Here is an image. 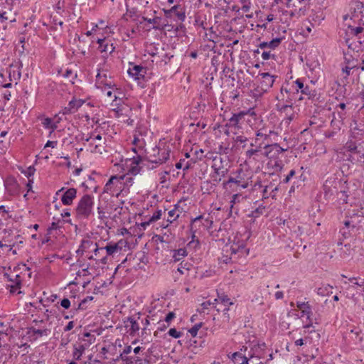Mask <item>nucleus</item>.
Wrapping results in <instances>:
<instances>
[{
  "label": "nucleus",
  "instance_id": "nucleus-22",
  "mask_svg": "<svg viewBox=\"0 0 364 364\" xmlns=\"http://www.w3.org/2000/svg\"><path fill=\"white\" fill-rule=\"evenodd\" d=\"M92 245L95 246V248L94 250V253L95 256H98L101 253V252H103L105 250L104 247H98L97 243H93V242L90 240H82L80 249L77 252H83L85 249L89 248Z\"/></svg>",
  "mask_w": 364,
  "mask_h": 364
},
{
  "label": "nucleus",
  "instance_id": "nucleus-3",
  "mask_svg": "<svg viewBox=\"0 0 364 364\" xmlns=\"http://www.w3.org/2000/svg\"><path fill=\"white\" fill-rule=\"evenodd\" d=\"M345 149L350 152L349 159L353 163L359 164L364 168V143L348 141Z\"/></svg>",
  "mask_w": 364,
  "mask_h": 364
},
{
  "label": "nucleus",
  "instance_id": "nucleus-42",
  "mask_svg": "<svg viewBox=\"0 0 364 364\" xmlns=\"http://www.w3.org/2000/svg\"><path fill=\"white\" fill-rule=\"evenodd\" d=\"M228 168L225 167V166H223L221 168H216L215 170H214V173L220 176L218 179L215 178L214 181H220L221 180V177H225L226 176V174L228 173Z\"/></svg>",
  "mask_w": 364,
  "mask_h": 364
},
{
  "label": "nucleus",
  "instance_id": "nucleus-34",
  "mask_svg": "<svg viewBox=\"0 0 364 364\" xmlns=\"http://www.w3.org/2000/svg\"><path fill=\"white\" fill-rule=\"evenodd\" d=\"M332 286L326 284L318 288L316 292L318 295L322 296H329L332 294Z\"/></svg>",
  "mask_w": 364,
  "mask_h": 364
},
{
  "label": "nucleus",
  "instance_id": "nucleus-24",
  "mask_svg": "<svg viewBox=\"0 0 364 364\" xmlns=\"http://www.w3.org/2000/svg\"><path fill=\"white\" fill-rule=\"evenodd\" d=\"M11 218V215L9 214V212L6 210L5 206L0 205V229L6 226Z\"/></svg>",
  "mask_w": 364,
  "mask_h": 364
},
{
  "label": "nucleus",
  "instance_id": "nucleus-46",
  "mask_svg": "<svg viewBox=\"0 0 364 364\" xmlns=\"http://www.w3.org/2000/svg\"><path fill=\"white\" fill-rule=\"evenodd\" d=\"M42 124L46 129H51L52 132L57 128V125L53 123L50 118H45L42 122Z\"/></svg>",
  "mask_w": 364,
  "mask_h": 364
},
{
  "label": "nucleus",
  "instance_id": "nucleus-16",
  "mask_svg": "<svg viewBox=\"0 0 364 364\" xmlns=\"http://www.w3.org/2000/svg\"><path fill=\"white\" fill-rule=\"evenodd\" d=\"M126 244V242L123 240H120L117 243H109L104 248L106 250L107 255H113L117 252H119L122 249V245Z\"/></svg>",
  "mask_w": 364,
  "mask_h": 364
},
{
  "label": "nucleus",
  "instance_id": "nucleus-61",
  "mask_svg": "<svg viewBox=\"0 0 364 364\" xmlns=\"http://www.w3.org/2000/svg\"><path fill=\"white\" fill-rule=\"evenodd\" d=\"M340 232L342 234L343 237L348 238L352 234H355L356 232H349L346 228H343L341 229Z\"/></svg>",
  "mask_w": 364,
  "mask_h": 364
},
{
  "label": "nucleus",
  "instance_id": "nucleus-51",
  "mask_svg": "<svg viewBox=\"0 0 364 364\" xmlns=\"http://www.w3.org/2000/svg\"><path fill=\"white\" fill-rule=\"evenodd\" d=\"M10 287V292L11 294H21V291H20L21 284L20 282H15V284H11L9 286Z\"/></svg>",
  "mask_w": 364,
  "mask_h": 364
},
{
  "label": "nucleus",
  "instance_id": "nucleus-44",
  "mask_svg": "<svg viewBox=\"0 0 364 364\" xmlns=\"http://www.w3.org/2000/svg\"><path fill=\"white\" fill-rule=\"evenodd\" d=\"M93 300V296H87L85 299H83L76 307H75V310L77 311L79 309H85L87 306H85V304L88 301H91Z\"/></svg>",
  "mask_w": 364,
  "mask_h": 364
},
{
  "label": "nucleus",
  "instance_id": "nucleus-7",
  "mask_svg": "<svg viewBox=\"0 0 364 364\" xmlns=\"http://www.w3.org/2000/svg\"><path fill=\"white\" fill-rule=\"evenodd\" d=\"M345 183V182H343V180H336V178L327 179L323 186L325 198L328 199L331 198L338 191V186H342Z\"/></svg>",
  "mask_w": 364,
  "mask_h": 364
},
{
  "label": "nucleus",
  "instance_id": "nucleus-62",
  "mask_svg": "<svg viewBox=\"0 0 364 364\" xmlns=\"http://www.w3.org/2000/svg\"><path fill=\"white\" fill-rule=\"evenodd\" d=\"M349 28L350 30V33H353L355 36L358 35L359 33H361L363 32V28H362L360 26H358V27H355V28H350V27H349Z\"/></svg>",
  "mask_w": 364,
  "mask_h": 364
},
{
  "label": "nucleus",
  "instance_id": "nucleus-43",
  "mask_svg": "<svg viewBox=\"0 0 364 364\" xmlns=\"http://www.w3.org/2000/svg\"><path fill=\"white\" fill-rule=\"evenodd\" d=\"M242 199L243 197L241 194L239 193H235L232 196V199L230 200V213H232V210L234 209V205L237 203H239Z\"/></svg>",
  "mask_w": 364,
  "mask_h": 364
},
{
  "label": "nucleus",
  "instance_id": "nucleus-50",
  "mask_svg": "<svg viewBox=\"0 0 364 364\" xmlns=\"http://www.w3.org/2000/svg\"><path fill=\"white\" fill-rule=\"evenodd\" d=\"M300 3V0H284V2L285 6L289 9H294V8L297 9L298 4Z\"/></svg>",
  "mask_w": 364,
  "mask_h": 364
},
{
  "label": "nucleus",
  "instance_id": "nucleus-49",
  "mask_svg": "<svg viewBox=\"0 0 364 364\" xmlns=\"http://www.w3.org/2000/svg\"><path fill=\"white\" fill-rule=\"evenodd\" d=\"M177 9H179V4L172 6L170 9H164L163 11L164 13V16L168 18H173V12H175Z\"/></svg>",
  "mask_w": 364,
  "mask_h": 364
},
{
  "label": "nucleus",
  "instance_id": "nucleus-10",
  "mask_svg": "<svg viewBox=\"0 0 364 364\" xmlns=\"http://www.w3.org/2000/svg\"><path fill=\"white\" fill-rule=\"evenodd\" d=\"M259 75L262 76L261 87L264 91H267L271 88L277 77V76L272 75L269 73H262Z\"/></svg>",
  "mask_w": 364,
  "mask_h": 364
},
{
  "label": "nucleus",
  "instance_id": "nucleus-39",
  "mask_svg": "<svg viewBox=\"0 0 364 364\" xmlns=\"http://www.w3.org/2000/svg\"><path fill=\"white\" fill-rule=\"evenodd\" d=\"M248 141L247 137L243 135H238L236 137L233 138V141L235 143V146L238 144H242V147L244 149L246 147L247 142Z\"/></svg>",
  "mask_w": 364,
  "mask_h": 364
},
{
  "label": "nucleus",
  "instance_id": "nucleus-58",
  "mask_svg": "<svg viewBox=\"0 0 364 364\" xmlns=\"http://www.w3.org/2000/svg\"><path fill=\"white\" fill-rule=\"evenodd\" d=\"M83 336L85 338H88L89 339L88 340H85V338L83 339L84 341H87L86 343H85V345H87V346L89 345H90L95 340V338L94 336H92L90 333L88 332H86L83 334Z\"/></svg>",
  "mask_w": 364,
  "mask_h": 364
},
{
  "label": "nucleus",
  "instance_id": "nucleus-40",
  "mask_svg": "<svg viewBox=\"0 0 364 364\" xmlns=\"http://www.w3.org/2000/svg\"><path fill=\"white\" fill-rule=\"evenodd\" d=\"M83 101L81 100H72L69 103H68V106L70 107V109L73 110V113H75L77 109L78 108H80L82 104H83Z\"/></svg>",
  "mask_w": 364,
  "mask_h": 364
},
{
  "label": "nucleus",
  "instance_id": "nucleus-6",
  "mask_svg": "<svg viewBox=\"0 0 364 364\" xmlns=\"http://www.w3.org/2000/svg\"><path fill=\"white\" fill-rule=\"evenodd\" d=\"M170 156V150L163 148L160 149L157 146L152 149L151 152L147 156V161L151 164H162L165 163ZM150 169L156 168V166L152 165L148 167Z\"/></svg>",
  "mask_w": 364,
  "mask_h": 364
},
{
  "label": "nucleus",
  "instance_id": "nucleus-59",
  "mask_svg": "<svg viewBox=\"0 0 364 364\" xmlns=\"http://www.w3.org/2000/svg\"><path fill=\"white\" fill-rule=\"evenodd\" d=\"M200 327H201V323H197L189 330V333H191V335L193 337H195V336H196L198 331L200 328Z\"/></svg>",
  "mask_w": 364,
  "mask_h": 364
},
{
  "label": "nucleus",
  "instance_id": "nucleus-14",
  "mask_svg": "<svg viewBox=\"0 0 364 364\" xmlns=\"http://www.w3.org/2000/svg\"><path fill=\"white\" fill-rule=\"evenodd\" d=\"M245 113L240 112L237 114H233L232 116L228 119V122L225 124V127L239 129V124L240 121L244 118Z\"/></svg>",
  "mask_w": 364,
  "mask_h": 364
},
{
  "label": "nucleus",
  "instance_id": "nucleus-27",
  "mask_svg": "<svg viewBox=\"0 0 364 364\" xmlns=\"http://www.w3.org/2000/svg\"><path fill=\"white\" fill-rule=\"evenodd\" d=\"M6 188L11 194H15L18 193V185L17 181L14 178H9L5 181Z\"/></svg>",
  "mask_w": 364,
  "mask_h": 364
},
{
  "label": "nucleus",
  "instance_id": "nucleus-47",
  "mask_svg": "<svg viewBox=\"0 0 364 364\" xmlns=\"http://www.w3.org/2000/svg\"><path fill=\"white\" fill-rule=\"evenodd\" d=\"M178 205L176 204L175 205V208L168 212V218L167 221L169 222L170 223H173L174 220H176L179 217L178 213L176 215V209L178 208Z\"/></svg>",
  "mask_w": 364,
  "mask_h": 364
},
{
  "label": "nucleus",
  "instance_id": "nucleus-35",
  "mask_svg": "<svg viewBox=\"0 0 364 364\" xmlns=\"http://www.w3.org/2000/svg\"><path fill=\"white\" fill-rule=\"evenodd\" d=\"M187 255V251L185 248H180L178 250H174L173 255V262H179L183 257Z\"/></svg>",
  "mask_w": 364,
  "mask_h": 364
},
{
  "label": "nucleus",
  "instance_id": "nucleus-48",
  "mask_svg": "<svg viewBox=\"0 0 364 364\" xmlns=\"http://www.w3.org/2000/svg\"><path fill=\"white\" fill-rule=\"evenodd\" d=\"M243 356L244 355L242 354L241 352H235L233 353L230 356H229V358L235 364H239V363L241 362Z\"/></svg>",
  "mask_w": 364,
  "mask_h": 364
},
{
  "label": "nucleus",
  "instance_id": "nucleus-11",
  "mask_svg": "<svg viewBox=\"0 0 364 364\" xmlns=\"http://www.w3.org/2000/svg\"><path fill=\"white\" fill-rule=\"evenodd\" d=\"M294 82L298 87L296 89L297 92L300 90L301 93L307 96L309 100H313L316 97V91L311 90L309 86H304L301 79H297Z\"/></svg>",
  "mask_w": 364,
  "mask_h": 364
},
{
  "label": "nucleus",
  "instance_id": "nucleus-45",
  "mask_svg": "<svg viewBox=\"0 0 364 364\" xmlns=\"http://www.w3.org/2000/svg\"><path fill=\"white\" fill-rule=\"evenodd\" d=\"M223 166H225L223 165V159L220 156H217L215 157H214L213 160V165H212V168L213 170H215V168H221Z\"/></svg>",
  "mask_w": 364,
  "mask_h": 364
},
{
  "label": "nucleus",
  "instance_id": "nucleus-32",
  "mask_svg": "<svg viewBox=\"0 0 364 364\" xmlns=\"http://www.w3.org/2000/svg\"><path fill=\"white\" fill-rule=\"evenodd\" d=\"M348 218L351 220V225H354L356 231H358L360 228H362L361 223L364 220V216L362 217L360 215L355 214L354 215L350 216Z\"/></svg>",
  "mask_w": 364,
  "mask_h": 364
},
{
  "label": "nucleus",
  "instance_id": "nucleus-31",
  "mask_svg": "<svg viewBox=\"0 0 364 364\" xmlns=\"http://www.w3.org/2000/svg\"><path fill=\"white\" fill-rule=\"evenodd\" d=\"M132 351V347L130 346H126L124 350H123V352L120 354L119 357L122 360H126V361H128L129 360H134L136 363L137 362H140L141 363V359H139L138 358H134V357H127L126 356V355L130 353ZM139 364H141V363H139Z\"/></svg>",
  "mask_w": 364,
  "mask_h": 364
},
{
  "label": "nucleus",
  "instance_id": "nucleus-8",
  "mask_svg": "<svg viewBox=\"0 0 364 364\" xmlns=\"http://www.w3.org/2000/svg\"><path fill=\"white\" fill-rule=\"evenodd\" d=\"M264 155L268 159H279V156L285 152L287 149L281 147L277 142L274 141L270 144H264Z\"/></svg>",
  "mask_w": 364,
  "mask_h": 364
},
{
  "label": "nucleus",
  "instance_id": "nucleus-64",
  "mask_svg": "<svg viewBox=\"0 0 364 364\" xmlns=\"http://www.w3.org/2000/svg\"><path fill=\"white\" fill-rule=\"evenodd\" d=\"M60 305L64 309H68L70 306V301L68 299L64 298L63 300H61Z\"/></svg>",
  "mask_w": 364,
  "mask_h": 364
},
{
  "label": "nucleus",
  "instance_id": "nucleus-17",
  "mask_svg": "<svg viewBox=\"0 0 364 364\" xmlns=\"http://www.w3.org/2000/svg\"><path fill=\"white\" fill-rule=\"evenodd\" d=\"M276 99L277 100L282 102L291 103L292 101V96L287 86L283 85L281 87L280 93L276 97Z\"/></svg>",
  "mask_w": 364,
  "mask_h": 364
},
{
  "label": "nucleus",
  "instance_id": "nucleus-13",
  "mask_svg": "<svg viewBox=\"0 0 364 364\" xmlns=\"http://www.w3.org/2000/svg\"><path fill=\"white\" fill-rule=\"evenodd\" d=\"M95 85L97 88L102 87L103 86L112 88L114 86L113 81L110 77L108 79L106 74L102 75L100 73L96 76Z\"/></svg>",
  "mask_w": 364,
  "mask_h": 364
},
{
  "label": "nucleus",
  "instance_id": "nucleus-23",
  "mask_svg": "<svg viewBox=\"0 0 364 364\" xmlns=\"http://www.w3.org/2000/svg\"><path fill=\"white\" fill-rule=\"evenodd\" d=\"M143 159L140 156H137L136 157L134 156L132 159V162L130 164V168L129 171L132 175H136L140 172L141 166H139V164L141 162H142Z\"/></svg>",
  "mask_w": 364,
  "mask_h": 364
},
{
  "label": "nucleus",
  "instance_id": "nucleus-25",
  "mask_svg": "<svg viewBox=\"0 0 364 364\" xmlns=\"http://www.w3.org/2000/svg\"><path fill=\"white\" fill-rule=\"evenodd\" d=\"M343 182L346 183L345 185H343L342 186H338V191H336V193L340 200H343V203H347L349 188L347 186V181H343Z\"/></svg>",
  "mask_w": 364,
  "mask_h": 364
},
{
  "label": "nucleus",
  "instance_id": "nucleus-54",
  "mask_svg": "<svg viewBox=\"0 0 364 364\" xmlns=\"http://www.w3.org/2000/svg\"><path fill=\"white\" fill-rule=\"evenodd\" d=\"M99 48L102 53L108 51V44L105 43V39H98Z\"/></svg>",
  "mask_w": 364,
  "mask_h": 364
},
{
  "label": "nucleus",
  "instance_id": "nucleus-36",
  "mask_svg": "<svg viewBox=\"0 0 364 364\" xmlns=\"http://www.w3.org/2000/svg\"><path fill=\"white\" fill-rule=\"evenodd\" d=\"M105 142L102 144H93V142L90 143V146L91 147V151L95 154H102L105 151V146H104Z\"/></svg>",
  "mask_w": 364,
  "mask_h": 364
},
{
  "label": "nucleus",
  "instance_id": "nucleus-28",
  "mask_svg": "<svg viewBox=\"0 0 364 364\" xmlns=\"http://www.w3.org/2000/svg\"><path fill=\"white\" fill-rule=\"evenodd\" d=\"M282 41V38H276L270 41L269 42H262L259 45V48L261 49L270 48L275 49L277 48Z\"/></svg>",
  "mask_w": 364,
  "mask_h": 364
},
{
  "label": "nucleus",
  "instance_id": "nucleus-21",
  "mask_svg": "<svg viewBox=\"0 0 364 364\" xmlns=\"http://www.w3.org/2000/svg\"><path fill=\"white\" fill-rule=\"evenodd\" d=\"M296 306L301 311V317L306 316L307 319H310V317L312 315V309L309 302L297 301Z\"/></svg>",
  "mask_w": 364,
  "mask_h": 364
},
{
  "label": "nucleus",
  "instance_id": "nucleus-1",
  "mask_svg": "<svg viewBox=\"0 0 364 364\" xmlns=\"http://www.w3.org/2000/svg\"><path fill=\"white\" fill-rule=\"evenodd\" d=\"M250 178L245 177L242 168H240L235 177L230 176L228 181L223 182V188L232 191H238L249 186Z\"/></svg>",
  "mask_w": 364,
  "mask_h": 364
},
{
  "label": "nucleus",
  "instance_id": "nucleus-41",
  "mask_svg": "<svg viewBox=\"0 0 364 364\" xmlns=\"http://www.w3.org/2000/svg\"><path fill=\"white\" fill-rule=\"evenodd\" d=\"M192 267V264L187 262L182 261L179 264V267H178V271L181 274H184L186 272H188L191 269V267Z\"/></svg>",
  "mask_w": 364,
  "mask_h": 364
},
{
  "label": "nucleus",
  "instance_id": "nucleus-26",
  "mask_svg": "<svg viewBox=\"0 0 364 364\" xmlns=\"http://www.w3.org/2000/svg\"><path fill=\"white\" fill-rule=\"evenodd\" d=\"M87 347V345L82 344L81 343H75L73 345V358L75 360H79Z\"/></svg>",
  "mask_w": 364,
  "mask_h": 364
},
{
  "label": "nucleus",
  "instance_id": "nucleus-60",
  "mask_svg": "<svg viewBox=\"0 0 364 364\" xmlns=\"http://www.w3.org/2000/svg\"><path fill=\"white\" fill-rule=\"evenodd\" d=\"M82 140H85V141H89L90 140H92V142L95 140H99V141H101L102 140V136L100 134H97V136H90L89 137H87V138H84V136L82 135L80 138Z\"/></svg>",
  "mask_w": 364,
  "mask_h": 364
},
{
  "label": "nucleus",
  "instance_id": "nucleus-4",
  "mask_svg": "<svg viewBox=\"0 0 364 364\" xmlns=\"http://www.w3.org/2000/svg\"><path fill=\"white\" fill-rule=\"evenodd\" d=\"M94 198L88 194L84 195L78 202L76 213L78 217L87 218L92 213Z\"/></svg>",
  "mask_w": 364,
  "mask_h": 364
},
{
  "label": "nucleus",
  "instance_id": "nucleus-9",
  "mask_svg": "<svg viewBox=\"0 0 364 364\" xmlns=\"http://www.w3.org/2000/svg\"><path fill=\"white\" fill-rule=\"evenodd\" d=\"M214 301L215 303L214 308L218 312L223 311L225 314L229 311V306L233 304L228 296L224 294L218 293V298L215 299Z\"/></svg>",
  "mask_w": 364,
  "mask_h": 364
},
{
  "label": "nucleus",
  "instance_id": "nucleus-56",
  "mask_svg": "<svg viewBox=\"0 0 364 364\" xmlns=\"http://www.w3.org/2000/svg\"><path fill=\"white\" fill-rule=\"evenodd\" d=\"M242 4L241 9L244 12H248L250 9L251 2L250 0H240Z\"/></svg>",
  "mask_w": 364,
  "mask_h": 364
},
{
  "label": "nucleus",
  "instance_id": "nucleus-18",
  "mask_svg": "<svg viewBox=\"0 0 364 364\" xmlns=\"http://www.w3.org/2000/svg\"><path fill=\"white\" fill-rule=\"evenodd\" d=\"M77 191L71 188L68 189L61 198V201L65 205H70L73 203V199L76 197Z\"/></svg>",
  "mask_w": 364,
  "mask_h": 364
},
{
  "label": "nucleus",
  "instance_id": "nucleus-55",
  "mask_svg": "<svg viewBox=\"0 0 364 364\" xmlns=\"http://www.w3.org/2000/svg\"><path fill=\"white\" fill-rule=\"evenodd\" d=\"M243 251H246V249H245V247L242 245H232L231 246V252L232 254H237L240 252H243Z\"/></svg>",
  "mask_w": 364,
  "mask_h": 364
},
{
  "label": "nucleus",
  "instance_id": "nucleus-2",
  "mask_svg": "<svg viewBox=\"0 0 364 364\" xmlns=\"http://www.w3.org/2000/svg\"><path fill=\"white\" fill-rule=\"evenodd\" d=\"M125 176H112L104 187L103 192L118 198L125 188Z\"/></svg>",
  "mask_w": 364,
  "mask_h": 364
},
{
  "label": "nucleus",
  "instance_id": "nucleus-37",
  "mask_svg": "<svg viewBox=\"0 0 364 364\" xmlns=\"http://www.w3.org/2000/svg\"><path fill=\"white\" fill-rule=\"evenodd\" d=\"M161 216V210H159L153 214V215L149 218V220L148 221L141 223V225L145 228L151 223L155 222V221L158 220L159 219H160Z\"/></svg>",
  "mask_w": 364,
  "mask_h": 364
},
{
  "label": "nucleus",
  "instance_id": "nucleus-15",
  "mask_svg": "<svg viewBox=\"0 0 364 364\" xmlns=\"http://www.w3.org/2000/svg\"><path fill=\"white\" fill-rule=\"evenodd\" d=\"M350 127L353 137L357 138L364 135V123L363 122L354 120L350 123Z\"/></svg>",
  "mask_w": 364,
  "mask_h": 364
},
{
  "label": "nucleus",
  "instance_id": "nucleus-19",
  "mask_svg": "<svg viewBox=\"0 0 364 364\" xmlns=\"http://www.w3.org/2000/svg\"><path fill=\"white\" fill-rule=\"evenodd\" d=\"M146 72V68L141 65H133L132 68H129L128 70L129 75L136 80L143 77Z\"/></svg>",
  "mask_w": 364,
  "mask_h": 364
},
{
  "label": "nucleus",
  "instance_id": "nucleus-38",
  "mask_svg": "<svg viewBox=\"0 0 364 364\" xmlns=\"http://www.w3.org/2000/svg\"><path fill=\"white\" fill-rule=\"evenodd\" d=\"M261 151L259 148H251L246 151L245 157L247 160H250L252 159H255V156L258 155V153Z\"/></svg>",
  "mask_w": 364,
  "mask_h": 364
},
{
  "label": "nucleus",
  "instance_id": "nucleus-63",
  "mask_svg": "<svg viewBox=\"0 0 364 364\" xmlns=\"http://www.w3.org/2000/svg\"><path fill=\"white\" fill-rule=\"evenodd\" d=\"M262 57L263 60H269L271 58H274V54H271V53L269 51H265L264 50L262 53Z\"/></svg>",
  "mask_w": 364,
  "mask_h": 364
},
{
  "label": "nucleus",
  "instance_id": "nucleus-12",
  "mask_svg": "<svg viewBox=\"0 0 364 364\" xmlns=\"http://www.w3.org/2000/svg\"><path fill=\"white\" fill-rule=\"evenodd\" d=\"M27 333L36 339L39 337L49 336L50 330L47 328H37L36 326H31L28 328Z\"/></svg>",
  "mask_w": 364,
  "mask_h": 364
},
{
  "label": "nucleus",
  "instance_id": "nucleus-52",
  "mask_svg": "<svg viewBox=\"0 0 364 364\" xmlns=\"http://www.w3.org/2000/svg\"><path fill=\"white\" fill-rule=\"evenodd\" d=\"M344 228H346L349 232H356V230L354 225H351V220L348 217H346V219L343 222Z\"/></svg>",
  "mask_w": 364,
  "mask_h": 364
},
{
  "label": "nucleus",
  "instance_id": "nucleus-5",
  "mask_svg": "<svg viewBox=\"0 0 364 364\" xmlns=\"http://www.w3.org/2000/svg\"><path fill=\"white\" fill-rule=\"evenodd\" d=\"M277 132L266 126L257 127L255 129V143L260 141L262 143L263 146L264 144L277 141Z\"/></svg>",
  "mask_w": 364,
  "mask_h": 364
},
{
  "label": "nucleus",
  "instance_id": "nucleus-53",
  "mask_svg": "<svg viewBox=\"0 0 364 364\" xmlns=\"http://www.w3.org/2000/svg\"><path fill=\"white\" fill-rule=\"evenodd\" d=\"M215 304V301L211 302L210 301H206L201 304V308L198 309V311L200 314L203 313L205 309H208L209 306H213L214 307Z\"/></svg>",
  "mask_w": 364,
  "mask_h": 364
},
{
  "label": "nucleus",
  "instance_id": "nucleus-57",
  "mask_svg": "<svg viewBox=\"0 0 364 364\" xmlns=\"http://www.w3.org/2000/svg\"><path fill=\"white\" fill-rule=\"evenodd\" d=\"M168 335L173 338H178L182 336V333L178 331L176 328H170L168 332Z\"/></svg>",
  "mask_w": 364,
  "mask_h": 364
},
{
  "label": "nucleus",
  "instance_id": "nucleus-29",
  "mask_svg": "<svg viewBox=\"0 0 364 364\" xmlns=\"http://www.w3.org/2000/svg\"><path fill=\"white\" fill-rule=\"evenodd\" d=\"M130 326L129 328V333L130 335L134 334L136 331L139 330V325L137 323V321L135 319L134 317H128L127 321L126 327H129Z\"/></svg>",
  "mask_w": 364,
  "mask_h": 364
},
{
  "label": "nucleus",
  "instance_id": "nucleus-20",
  "mask_svg": "<svg viewBox=\"0 0 364 364\" xmlns=\"http://www.w3.org/2000/svg\"><path fill=\"white\" fill-rule=\"evenodd\" d=\"M336 111L333 112V118L336 119V116H338V119L341 121H343L348 117L347 109H346V104L342 102L336 105L335 108Z\"/></svg>",
  "mask_w": 364,
  "mask_h": 364
},
{
  "label": "nucleus",
  "instance_id": "nucleus-33",
  "mask_svg": "<svg viewBox=\"0 0 364 364\" xmlns=\"http://www.w3.org/2000/svg\"><path fill=\"white\" fill-rule=\"evenodd\" d=\"M174 20L179 21L180 22H183L186 19V12L184 8L179 4V9H177L175 12H173Z\"/></svg>",
  "mask_w": 364,
  "mask_h": 364
},
{
  "label": "nucleus",
  "instance_id": "nucleus-30",
  "mask_svg": "<svg viewBox=\"0 0 364 364\" xmlns=\"http://www.w3.org/2000/svg\"><path fill=\"white\" fill-rule=\"evenodd\" d=\"M143 21H146L148 23H152L154 30H162L164 28V26L160 24V21L161 20V17L156 16L154 18H149L147 17L143 16Z\"/></svg>",
  "mask_w": 364,
  "mask_h": 364
}]
</instances>
